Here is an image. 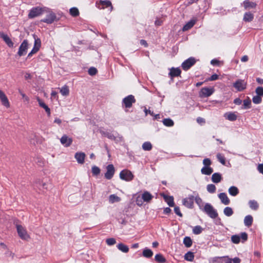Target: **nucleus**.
<instances>
[{
    "label": "nucleus",
    "instance_id": "nucleus-41",
    "mask_svg": "<svg viewBox=\"0 0 263 263\" xmlns=\"http://www.w3.org/2000/svg\"><path fill=\"white\" fill-rule=\"evenodd\" d=\"M183 243L186 247H190L192 245V241L190 237H185L183 239Z\"/></svg>",
    "mask_w": 263,
    "mask_h": 263
},
{
    "label": "nucleus",
    "instance_id": "nucleus-6",
    "mask_svg": "<svg viewBox=\"0 0 263 263\" xmlns=\"http://www.w3.org/2000/svg\"><path fill=\"white\" fill-rule=\"evenodd\" d=\"M196 63V60L193 57H191L184 61L182 64V67L184 70L190 68Z\"/></svg>",
    "mask_w": 263,
    "mask_h": 263
},
{
    "label": "nucleus",
    "instance_id": "nucleus-35",
    "mask_svg": "<svg viewBox=\"0 0 263 263\" xmlns=\"http://www.w3.org/2000/svg\"><path fill=\"white\" fill-rule=\"evenodd\" d=\"M250 208L254 210H256L258 208V204L255 200H250L249 202Z\"/></svg>",
    "mask_w": 263,
    "mask_h": 263
},
{
    "label": "nucleus",
    "instance_id": "nucleus-36",
    "mask_svg": "<svg viewBox=\"0 0 263 263\" xmlns=\"http://www.w3.org/2000/svg\"><path fill=\"white\" fill-rule=\"evenodd\" d=\"M194 258V253L192 252H187L184 255V259L187 261H193Z\"/></svg>",
    "mask_w": 263,
    "mask_h": 263
},
{
    "label": "nucleus",
    "instance_id": "nucleus-32",
    "mask_svg": "<svg viewBox=\"0 0 263 263\" xmlns=\"http://www.w3.org/2000/svg\"><path fill=\"white\" fill-rule=\"evenodd\" d=\"M254 18L253 14L250 12H246L243 16V21L245 22H251Z\"/></svg>",
    "mask_w": 263,
    "mask_h": 263
},
{
    "label": "nucleus",
    "instance_id": "nucleus-37",
    "mask_svg": "<svg viewBox=\"0 0 263 263\" xmlns=\"http://www.w3.org/2000/svg\"><path fill=\"white\" fill-rule=\"evenodd\" d=\"M156 261L160 263H164L166 261V259L161 254H157L155 257Z\"/></svg>",
    "mask_w": 263,
    "mask_h": 263
},
{
    "label": "nucleus",
    "instance_id": "nucleus-11",
    "mask_svg": "<svg viewBox=\"0 0 263 263\" xmlns=\"http://www.w3.org/2000/svg\"><path fill=\"white\" fill-rule=\"evenodd\" d=\"M107 172L105 174V177L107 179H110L115 173V168L112 164H109L107 167Z\"/></svg>",
    "mask_w": 263,
    "mask_h": 263
},
{
    "label": "nucleus",
    "instance_id": "nucleus-62",
    "mask_svg": "<svg viewBox=\"0 0 263 263\" xmlns=\"http://www.w3.org/2000/svg\"><path fill=\"white\" fill-rule=\"evenodd\" d=\"M251 104V101L248 100H245L243 101V105L247 108H250V105Z\"/></svg>",
    "mask_w": 263,
    "mask_h": 263
},
{
    "label": "nucleus",
    "instance_id": "nucleus-56",
    "mask_svg": "<svg viewBox=\"0 0 263 263\" xmlns=\"http://www.w3.org/2000/svg\"><path fill=\"white\" fill-rule=\"evenodd\" d=\"M39 50V49H38L37 48H36L35 47H33V49L28 54V58L31 57L33 54L36 53Z\"/></svg>",
    "mask_w": 263,
    "mask_h": 263
},
{
    "label": "nucleus",
    "instance_id": "nucleus-48",
    "mask_svg": "<svg viewBox=\"0 0 263 263\" xmlns=\"http://www.w3.org/2000/svg\"><path fill=\"white\" fill-rule=\"evenodd\" d=\"M92 173L93 175H98L100 173V169L98 166H93L92 167Z\"/></svg>",
    "mask_w": 263,
    "mask_h": 263
},
{
    "label": "nucleus",
    "instance_id": "nucleus-4",
    "mask_svg": "<svg viewBox=\"0 0 263 263\" xmlns=\"http://www.w3.org/2000/svg\"><path fill=\"white\" fill-rule=\"evenodd\" d=\"M43 13V10L39 7H36L32 8L29 14L28 17L29 18H33L40 15Z\"/></svg>",
    "mask_w": 263,
    "mask_h": 263
},
{
    "label": "nucleus",
    "instance_id": "nucleus-22",
    "mask_svg": "<svg viewBox=\"0 0 263 263\" xmlns=\"http://www.w3.org/2000/svg\"><path fill=\"white\" fill-rule=\"evenodd\" d=\"M243 5L245 9L254 8L256 7V4L252 2H250L248 0H246L243 2Z\"/></svg>",
    "mask_w": 263,
    "mask_h": 263
},
{
    "label": "nucleus",
    "instance_id": "nucleus-26",
    "mask_svg": "<svg viewBox=\"0 0 263 263\" xmlns=\"http://www.w3.org/2000/svg\"><path fill=\"white\" fill-rule=\"evenodd\" d=\"M100 4L102 5V9H104L105 8L110 7V11H111L112 9V6L111 3L110 1H100Z\"/></svg>",
    "mask_w": 263,
    "mask_h": 263
},
{
    "label": "nucleus",
    "instance_id": "nucleus-23",
    "mask_svg": "<svg viewBox=\"0 0 263 263\" xmlns=\"http://www.w3.org/2000/svg\"><path fill=\"white\" fill-rule=\"evenodd\" d=\"M163 197L170 206L172 207L174 206V198L173 196L163 195Z\"/></svg>",
    "mask_w": 263,
    "mask_h": 263
},
{
    "label": "nucleus",
    "instance_id": "nucleus-51",
    "mask_svg": "<svg viewBox=\"0 0 263 263\" xmlns=\"http://www.w3.org/2000/svg\"><path fill=\"white\" fill-rule=\"evenodd\" d=\"M232 241L234 243H238L240 241V237L238 235H233L231 237Z\"/></svg>",
    "mask_w": 263,
    "mask_h": 263
},
{
    "label": "nucleus",
    "instance_id": "nucleus-7",
    "mask_svg": "<svg viewBox=\"0 0 263 263\" xmlns=\"http://www.w3.org/2000/svg\"><path fill=\"white\" fill-rule=\"evenodd\" d=\"M214 91L213 88L203 87L199 92V96L201 98L208 97L211 96Z\"/></svg>",
    "mask_w": 263,
    "mask_h": 263
},
{
    "label": "nucleus",
    "instance_id": "nucleus-18",
    "mask_svg": "<svg viewBox=\"0 0 263 263\" xmlns=\"http://www.w3.org/2000/svg\"><path fill=\"white\" fill-rule=\"evenodd\" d=\"M218 197L220 199L221 202L224 205H228L230 200L225 193H221L218 195Z\"/></svg>",
    "mask_w": 263,
    "mask_h": 263
},
{
    "label": "nucleus",
    "instance_id": "nucleus-16",
    "mask_svg": "<svg viewBox=\"0 0 263 263\" xmlns=\"http://www.w3.org/2000/svg\"><path fill=\"white\" fill-rule=\"evenodd\" d=\"M0 99L3 105L6 107L10 106L9 102L5 94L2 90H0Z\"/></svg>",
    "mask_w": 263,
    "mask_h": 263
},
{
    "label": "nucleus",
    "instance_id": "nucleus-5",
    "mask_svg": "<svg viewBox=\"0 0 263 263\" xmlns=\"http://www.w3.org/2000/svg\"><path fill=\"white\" fill-rule=\"evenodd\" d=\"M28 47V43L26 40L23 41V42L21 44L18 51L17 52V54L19 57H22L27 53V51Z\"/></svg>",
    "mask_w": 263,
    "mask_h": 263
},
{
    "label": "nucleus",
    "instance_id": "nucleus-39",
    "mask_svg": "<svg viewBox=\"0 0 263 263\" xmlns=\"http://www.w3.org/2000/svg\"><path fill=\"white\" fill-rule=\"evenodd\" d=\"M163 123L164 125L169 127L173 126L174 124V121L170 118L164 119L163 120Z\"/></svg>",
    "mask_w": 263,
    "mask_h": 263
},
{
    "label": "nucleus",
    "instance_id": "nucleus-54",
    "mask_svg": "<svg viewBox=\"0 0 263 263\" xmlns=\"http://www.w3.org/2000/svg\"><path fill=\"white\" fill-rule=\"evenodd\" d=\"M211 163V161L209 158H205L203 160V164L204 166H210Z\"/></svg>",
    "mask_w": 263,
    "mask_h": 263
},
{
    "label": "nucleus",
    "instance_id": "nucleus-15",
    "mask_svg": "<svg viewBox=\"0 0 263 263\" xmlns=\"http://www.w3.org/2000/svg\"><path fill=\"white\" fill-rule=\"evenodd\" d=\"M86 155L83 152H77L75 154L74 158L79 164H83L84 163Z\"/></svg>",
    "mask_w": 263,
    "mask_h": 263
},
{
    "label": "nucleus",
    "instance_id": "nucleus-49",
    "mask_svg": "<svg viewBox=\"0 0 263 263\" xmlns=\"http://www.w3.org/2000/svg\"><path fill=\"white\" fill-rule=\"evenodd\" d=\"M106 242L108 246H112L116 243V239L114 238H109L106 240Z\"/></svg>",
    "mask_w": 263,
    "mask_h": 263
},
{
    "label": "nucleus",
    "instance_id": "nucleus-27",
    "mask_svg": "<svg viewBox=\"0 0 263 263\" xmlns=\"http://www.w3.org/2000/svg\"><path fill=\"white\" fill-rule=\"evenodd\" d=\"M253 222V217L251 215H247L245 217L244 223L247 227H250Z\"/></svg>",
    "mask_w": 263,
    "mask_h": 263
},
{
    "label": "nucleus",
    "instance_id": "nucleus-21",
    "mask_svg": "<svg viewBox=\"0 0 263 263\" xmlns=\"http://www.w3.org/2000/svg\"><path fill=\"white\" fill-rule=\"evenodd\" d=\"M211 179L213 182L218 183L221 181L222 177L220 173H215L212 175Z\"/></svg>",
    "mask_w": 263,
    "mask_h": 263
},
{
    "label": "nucleus",
    "instance_id": "nucleus-33",
    "mask_svg": "<svg viewBox=\"0 0 263 263\" xmlns=\"http://www.w3.org/2000/svg\"><path fill=\"white\" fill-rule=\"evenodd\" d=\"M143 256L146 258H150L153 255V251L149 249H145L143 251Z\"/></svg>",
    "mask_w": 263,
    "mask_h": 263
},
{
    "label": "nucleus",
    "instance_id": "nucleus-8",
    "mask_svg": "<svg viewBox=\"0 0 263 263\" xmlns=\"http://www.w3.org/2000/svg\"><path fill=\"white\" fill-rule=\"evenodd\" d=\"M212 263H232V259L228 256L215 257L211 259Z\"/></svg>",
    "mask_w": 263,
    "mask_h": 263
},
{
    "label": "nucleus",
    "instance_id": "nucleus-40",
    "mask_svg": "<svg viewBox=\"0 0 263 263\" xmlns=\"http://www.w3.org/2000/svg\"><path fill=\"white\" fill-rule=\"evenodd\" d=\"M196 203L199 205L200 209L202 210L203 209V202L201 198L198 196H196L195 198Z\"/></svg>",
    "mask_w": 263,
    "mask_h": 263
},
{
    "label": "nucleus",
    "instance_id": "nucleus-14",
    "mask_svg": "<svg viewBox=\"0 0 263 263\" xmlns=\"http://www.w3.org/2000/svg\"><path fill=\"white\" fill-rule=\"evenodd\" d=\"M0 37L3 39L6 44L9 47H13L14 44L10 38L6 34H5L2 32H0Z\"/></svg>",
    "mask_w": 263,
    "mask_h": 263
},
{
    "label": "nucleus",
    "instance_id": "nucleus-60",
    "mask_svg": "<svg viewBox=\"0 0 263 263\" xmlns=\"http://www.w3.org/2000/svg\"><path fill=\"white\" fill-rule=\"evenodd\" d=\"M142 197H138L136 200V202L137 204L139 206H141L143 204Z\"/></svg>",
    "mask_w": 263,
    "mask_h": 263
},
{
    "label": "nucleus",
    "instance_id": "nucleus-55",
    "mask_svg": "<svg viewBox=\"0 0 263 263\" xmlns=\"http://www.w3.org/2000/svg\"><path fill=\"white\" fill-rule=\"evenodd\" d=\"M34 47H36L38 49H40V47H41V41H40V39H35Z\"/></svg>",
    "mask_w": 263,
    "mask_h": 263
},
{
    "label": "nucleus",
    "instance_id": "nucleus-43",
    "mask_svg": "<svg viewBox=\"0 0 263 263\" xmlns=\"http://www.w3.org/2000/svg\"><path fill=\"white\" fill-rule=\"evenodd\" d=\"M217 158L218 160L223 165L226 164V159L223 155L218 153L217 154Z\"/></svg>",
    "mask_w": 263,
    "mask_h": 263
},
{
    "label": "nucleus",
    "instance_id": "nucleus-17",
    "mask_svg": "<svg viewBox=\"0 0 263 263\" xmlns=\"http://www.w3.org/2000/svg\"><path fill=\"white\" fill-rule=\"evenodd\" d=\"M60 141L63 145H64L65 146H70L72 142V140L71 138H69L66 135H63L61 138Z\"/></svg>",
    "mask_w": 263,
    "mask_h": 263
},
{
    "label": "nucleus",
    "instance_id": "nucleus-1",
    "mask_svg": "<svg viewBox=\"0 0 263 263\" xmlns=\"http://www.w3.org/2000/svg\"><path fill=\"white\" fill-rule=\"evenodd\" d=\"M202 210L211 218H215L218 216L217 211L210 203H206Z\"/></svg>",
    "mask_w": 263,
    "mask_h": 263
},
{
    "label": "nucleus",
    "instance_id": "nucleus-42",
    "mask_svg": "<svg viewBox=\"0 0 263 263\" xmlns=\"http://www.w3.org/2000/svg\"><path fill=\"white\" fill-rule=\"evenodd\" d=\"M142 148L144 151H150L152 148V144L149 142H145L142 144Z\"/></svg>",
    "mask_w": 263,
    "mask_h": 263
},
{
    "label": "nucleus",
    "instance_id": "nucleus-24",
    "mask_svg": "<svg viewBox=\"0 0 263 263\" xmlns=\"http://www.w3.org/2000/svg\"><path fill=\"white\" fill-rule=\"evenodd\" d=\"M196 23V20H191L189 22H188L182 28V30L183 31H187L191 29L193 26L195 25Z\"/></svg>",
    "mask_w": 263,
    "mask_h": 263
},
{
    "label": "nucleus",
    "instance_id": "nucleus-28",
    "mask_svg": "<svg viewBox=\"0 0 263 263\" xmlns=\"http://www.w3.org/2000/svg\"><path fill=\"white\" fill-rule=\"evenodd\" d=\"M229 193L233 196H236L239 193L238 188L235 186H232L229 189Z\"/></svg>",
    "mask_w": 263,
    "mask_h": 263
},
{
    "label": "nucleus",
    "instance_id": "nucleus-63",
    "mask_svg": "<svg viewBox=\"0 0 263 263\" xmlns=\"http://www.w3.org/2000/svg\"><path fill=\"white\" fill-rule=\"evenodd\" d=\"M219 76L216 74H214L209 79L210 81H215L218 79Z\"/></svg>",
    "mask_w": 263,
    "mask_h": 263
},
{
    "label": "nucleus",
    "instance_id": "nucleus-2",
    "mask_svg": "<svg viewBox=\"0 0 263 263\" xmlns=\"http://www.w3.org/2000/svg\"><path fill=\"white\" fill-rule=\"evenodd\" d=\"M17 232L20 237L23 239L28 240L30 236L24 227L20 224H16Z\"/></svg>",
    "mask_w": 263,
    "mask_h": 263
},
{
    "label": "nucleus",
    "instance_id": "nucleus-38",
    "mask_svg": "<svg viewBox=\"0 0 263 263\" xmlns=\"http://www.w3.org/2000/svg\"><path fill=\"white\" fill-rule=\"evenodd\" d=\"M223 213L227 216H231L233 214V211L230 207L227 206L224 209Z\"/></svg>",
    "mask_w": 263,
    "mask_h": 263
},
{
    "label": "nucleus",
    "instance_id": "nucleus-58",
    "mask_svg": "<svg viewBox=\"0 0 263 263\" xmlns=\"http://www.w3.org/2000/svg\"><path fill=\"white\" fill-rule=\"evenodd\" d=\"M175 213L180 217L182 216V214L180 211V208L178 206H175L174 208Z\"/></svg>",
    "mask_w": 263,
    "mask_h": 263
},
{
    "label": "nucleus",
    "instance_id": "nucleus-53",
    "mask_svg": "<svg viewBox=\"0 0 263 263\" xmlns=\"http://www.w3.org/2000/svg\"><path fill=\"white\" fill-rule=\"evenodd\" d=\"M97 72V70L95 67H91L88 70V73L90 76H94L95 75Z\"/></svg>",
    "mask_w": 263,
    "mask_h": 263
},
{
    "label": "nucleus",
    "instance_id": "nucleus-3",
    "mask_svg": "<svg viewBox=\"0 0 263 263\" xmlns=\"http://www.w3.org/2000/svg\"><path fill=\"white\" fill-rule=\"evenodd\" d=\"M120 178L126 181H130L133 179L134 175L130 171L124 170L120 172Z\"/></svg>",
    "mask_w": 263,
    "mask_h": 263
},
{
    "label": "nucleus",
    "instance_id": "nucleus-31",
    "mask_svg": "<svg viewBox=\"0 0 263 263\" xmlns=\"http://www.w3.org/2000/svg\"><path fill=\"white\" fill-rule=\"evenodd\" d=\"M121 198L115 194L110 195L109 197V201L110 203L120 201Z\"/></svg>",
    "mask_w": 263,
    "mask_h": 263
},
{
    "label": "nucleus",
    "instance_id": "nucleus-10",
    "mask_svg": "<svg viewBox=\"0 0 263 263\" xmlns=\"http://www.w3.org/2000/svg\"><path fill=\"white\" fill-rule=\"evenodd\" d=\"M135 101V98L133 95H129L123 100V103L126 108H130Z\"/></svg>",
    "mask_w": 263,
    "mask_h": 263
},
{
    "label": "nucleus",
    "instance_id": "nucleus-61",
    "mask_svg": "<svg viewBox=\"0 0 263 263\" xmlns=\"http://www.w3.org/2000/svg\"><path fill=\"white\" fill-rule=\"evenodd\" d=\"M241 238L243 241H246L248 238V235L246 233H242L240 235V239Z\"/></svg>",
    "mask_w": 263,
    "mask_h": 263
},
{
    "label": "nucleus",
    "instance_id": "nucleus-47",
    "mask_svg": "<svg viewBox=\"0 0 263 263\" xmlns=\"http://www.w3.org/2000/svg\"><path fill=\"white\" fill-rule=\"evenodd\" d=\"M261 98L259 96H254L252 99V101L254 104H259L261 102Z\"/></svg>",
    "mask_w": 263,
    "mask_h": 263
},
{
    "label": "nucleus",
    "instance_id": "nucleus-30",
    "mask_svg": "<svg viewBox=\"0 0 263 263\" xmlns=\"http://www.w3.org/2000/svg\"><path fill=\"white\" fill-rule=\"evenodd\" d=\"M117 248L124 253H127L129 251V248L127 246L120 243L117 246Z\"/></svg>",
    "mask_w": 263,
    "mask_h": 263
},
{
    "label": "nucleus",
    "instance_id": "nucleus-34",
    "mask_svg": "<svg viewBox=\"0 0 263 263\" xmlns=\"http://www.w3.org/2000/svg\"><path fill=\"white\" fill-rule=\"evenodd\" d=\"M60 92L64 96H67L69 94V88L67 85H64L60 88Z\"/></svg>",
    "mask_w": 263,
    "mask_h": 263
},
{
    "label": "nucleus",
    "instance_id": "nucleus-45",
    "mask_svg": "<svg viewBox=\"0 0 263 263\" xmlns=\"http://www.w3.org/2000/svg\"><path fill=\"white\" fill-rule=\"evenodd\" d=\"M206 189L209 193H214L216 191V186L213 184H208Z\"/></svg>",
    "mask_w": 263,
    "mask_h": 263
},
{
    "label": "nucleus",
    "instance_id": "nucleus-52",
    "mask_svg": "<svg viewBox=\"0 0 263 263\" xmlns=\"http://www.w3.org/2000/svg\"><path fill=\"white\" fill-rule=\"evenodd\" d=\"M255 92L257 93V96H259L260 97L263 96V87H257L255 90Z\"/></svg>",
    "mask_w": 263,
    "mask_h": 263
},
{
    "label": "nucleus",
    "instance_id": "nucleus-9",
    "mask_svg": "<svg viewBox=\"0 0 263 263\" xmlns=\"http://www.w3.org/2000/svg\"><path fill=\"white\" fill-rule=\"evenodd\" d=\"M194 196L189 195L188 197L184 198L182 200V204L188 208H192L194 204Z\"/></svg>",
    "mask_w": 263,
    "mask_h": 263
},
{
    "label": "nucleus",
    "instance_id": "nucleus-50",
    "mask_svg": "<svg viewBox=\"0 0 263 263\" xmlns=\"http://www.w3.org/2000/svg\"><path fill=\"white\" fill-rule=\"evenodd\" d=\"M35 162L40 166H44L45 164V161L44 159L40 157L36 158Z\"/></svg>",
    "mask_w": 263,
    "mask_h": 263
},
{
    "label": "nucleus",
    "instance_id": "nucleus-19",
    "mask_svg": "<svg viewBox=\"0 0 263 263\" xmlns=\"http://www.w3.org/2000/svg\"><path fill=\"white\" fill-rule=\"evenodd\" d=\"M142 199L144 202H149L153 198L152 195L147 191H144L142 194Z\"/></svg>",
    "mask_w": 263,
    "mask_h": 263
},
{
    "label": "nucleus",
    "instance_id": "nucleus-46",
    "mask_svg": "<svg viewBox=\"0 0 263 263\" xmlns=\"http://www.w3.org/2000/svg\"><path fill=\"white\" fill-rule=\"evenodd\" d=\"M202 228L200 226H195L193 229V232L195 234H199L202 232Z\"/></svg>",
    "mask_w": 263,
    "mask_h": 263
},
{
    "label": "nucleus",
    "instance_id": "nucleus-29",
    "mask_svg": "<svg viewBox=\"0 0 263 263\" xmlns=\"http://www.w3.org/2000/svg\"><path fill=\"white\" fill-rule=\"evenodd\" d=\"M224 117L229 121H234L237 119V116L233 112H228L224 115Z\"/></svg>",
    "mask_w": 263,
    "mask_h": 263
},
{
    "label": "nucleus",
    "instance_id": "nucleus-20",
    "mask_svg": "<svg viewBox=\"0 0 263 263\" xmlns=\"http://www.w3.org/2000/svg\"><path fill=\"white\" fill-rule=\"evenodd\" d=\"M181 70L179 68H172L170 69L169 75L172 77H175L180 76Z\"/></svg>",
    "mask_w": 263,
    "mask_h": 263
},
{
    "label": "nucleus",
    "instance_id": "nucleus-57",
    "mask_svg": "<svg viewBox=\"0 0 263 263\" xmlns=\"http://www.w3.org/2000/svg\"><path fill=\"white\" fill-rule=\"evenodd\" d=\"M220 62L217 59H213L211 61V64L213 66H219Z\"/></svg>",
    "mask_w": 263,
    "mask_h": 263
},
{
    "label": "nucleus",
    "instance_id": "nucleus-13",
    "mask_svg": "<svg viewBox=\"0 0 263 263\" xmlns=\"http://www.w3.org/2000/svg\"><path fill=\"white\" fill-rule=\"evenodd\" d=\"M55 18L56 16L55 14L53 12H49L45 18L42 20V21L47 24H51L54 21Z\"/></svg>",
    "mask_w": 263,
    "mask_h": 263
},
{
    "label": "nucleus",
    "instance_id": "nucleus-64",
    "mask_svg": "<svg viewBox=\"0 0 263 263\" xmlns=\"http://www.w3.org/2000/svg\"><path fill=\"white\" fill-rule=\"evenodd\" d=\"M257 170L260 173L263 174V163L258 164Z\"/></svg>",
    "mask_w": 263,
    "mask_h": 263
},
{
    "label": "nucleus",
    "instance_id": "nucleus-44",
    "mask_svg": "<svg viewBox=\"0 0 263 263\" xmlns=\"http://www.w3.org/2000/svg\"><path fill=\"white\" fill-rule=\"evenodd\" d=\"M70 14L72 16H77L79 14V10L76 7H73L70 9Z\"/></svg>",
    "mask_w": 263,
    "mask_h": 263
},
{
    "label": "nucleus",
    "instance_id": "nucleus-25",
    "mask_svg": "<svg viewBox=\"0 0 263 263\" xmlns=\"http://www.w3.org/2000/svg\"><path fill=\"white\" fill-rule=\"evenodd\" d=\"M213 172V170L210 166H204L201 170V172L202 174L210 175Z\"/></svg>",
    "mask_w": 263,
    "mask_h": 263
},
{
    "label": "nucleus",
    "instance_id": "nucleus-12",
    "mask_svg": "<svg viewBox=\"0 0 263 263\" xmlns=\"http://www.w3.org/2000/svg\"><path fill=\"white\" fill-rule=\"evenodd\" d=\"M234 87L238 90V91H242L245 89L246 87V84L244 82V81L241 80H237L235 83H234Z\"/></svg>",
    "mask_w": 263,
    "mask_h": 263
},
{
    "label": "nucleus",
    "instance_id": "nucleus-59",
    "mask_svg": "<svg viewBox=\"0 0 263 263\" xmlns=\"http://www.w3.org/2000/svg\"><path fill=\"white\" fill-rule=\"evenodd\" d=\"M19 92L22 96V98L24 99V101L28 102L29 100V98L26 96V95L21 90H19Z\"/></svg>",
    "mask_w": 263,
    "mask_h": 263
}]
</instances>
